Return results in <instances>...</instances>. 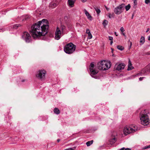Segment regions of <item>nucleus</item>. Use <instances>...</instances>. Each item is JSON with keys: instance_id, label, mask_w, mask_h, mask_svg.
<instances>
[{"instance_id": "nucleus-1", "label": "nucleus", "mask_w": 150, "mask_h": 150, "mask_svg": "<svg viewBox=\"0 0 150 150\" xmlns=\"http://www.w3.org/2000/svg\"><path fill=\"white\" fill-rule=\"evenodd\" d=\"M49 27L48 21L43 19L33 25L30 32L33 37L43 36L47 33Z\"/></svg>"}, {"instance_id": "nucleus-2", "label": "nucleus", "mask_w": 150, "mask_h": 150, "mask_svg": "<svg viewBox=\"0 0 150 150\" xmlns=\"http://www.w3.org/2000/svg\"><path fill=\"white\" fill-rule=\"evenodd\" d=\"M148 112L146 110L142 111L140 113V118L142 124L146 125L148 124L150 120L148 116Z\"/></svg>"}, {"instance_id": "nucleus-3", "label": "nucleus", "mask_w": 150, "mask_h": 150, "mask_svg": "<svg viewBox=\"0 0 150 150\" xmlns=\"http://www.w3.org/2000/svg\"><path fill=\"white\" fill-rule=\"evenodd\" d=\"M111 64L110 61L102 60L97 64V67L100 70L105 71L108 69L110 67Z\"/></svg>"}, {"instance_id": "nucleus-4", "label": "nucleus", "mask_w": 150, "mask_h": 150, "mask_svg": "<svg viewBox=\"0 0 150 150\" xmlns=\"http://www.w3.org/2000/svg\"><path fill=\"white\" fill-rule=\"evenodd\" d=\"M76 48V45L72 43H70L66 45L64 48V50L66 53L70 54L75 51Z\"/></svg>"}, {"instance_id": "nucleus-5", "label": "nucleus", "mask_w": 150, "mask_h": 150, "mask_svg": "<svg viewBox=\"0 0 150 150\" xmlns=\"http://www.w3.org/2000/svg\"><path fill=\"white\" fill-rule=\"evenodd\" d=\"M137 130L136 126H134L133 127L127 126L125 127L123 129L124 134L126 135L131 133L134 132Z\"/></svg>"}, {"instance_id": "nucleus-6", "label": "nucleus", "mask_w": 150, "mask_h": 150, "mask_svg": "<svg viewBox=\"0 0 150 150\" xmlns=\"http://www.w3.org/2000/svg\"><path fill=\"white\" fill-rule=\"evenodd\" d=\"M46 73V71L44 69L39 70L37 72L36 77L38 79L41 80L44 79L45 77Z\"/></svg>"}, {"instance_id": "nucleus-7", "label": "nucleus", "mask_w": 150, "mask_h": 150, "mask_svg": "<svg viewBox=\"0 0 150 150\" xmlns=\"http://www.w3.org/2000/svg\"><path fill=\"white\" fill-rule=\"evenodd\" d=\"M125 4H122L121 5L115 8L114 9V12L117 15L121 13L124 10Z\"/></svg>"}, {"instance_id": "nucleus-8", "label": "nucleus", "mask_w": 150, "mask_h": 150, "mask_svg": "<svg viewBox=\"0 0 150 150\" xmlns=\"http://www.w3.org/2000/svg\"><path fill=\"white\" fill-rule=\"evenodd\" d=\"M22 38L27 43H29L31 41V37L30 34L27 32H24L23 33Z\"/></svg>"}, {"instance_id": "nucleus-9", "label": "nucleus", "mask_w": 150, "mask_h": 150, "mask_svg": "<svg viewBox=\"0 0 150 150\" xmlns=\"http://www.w3.org/2000/svg\"><path fill=\"white\" fill-rule=\"evenodd\" d=\"M61 31L60 28L57 27L55 32V39L58 40L61 38Z\"/></svg>"}, {"instance_id": "nucleus-10", "label": "nucleus", "mask_w": 150, "mask_h": 150, "mask_svg": "<svg viewBox=\"0 0 150 150\" xmlns=\"http://www.w3.org/2000/svg\"><path fill=\"white\" fill-rule=\"evenodd\" d=\"M125 67V65L122 63L118 65L116 64L115 66V68L117 70L120 71L123 69Z\"/></svg>"}, {"instance_id": "nucleus-11", "label": "nucleus", "mask_w": 150, "mask_h": 150, "mask_svg": "<svg viewBox=\"0 0 150 150\" xmlns=\"http://www.w3.org/2000/svg\"><path fill=\"white\" fill-rule=\"evenodd\" d=\"M60 1V0H56L55 1H53L51 2L49 4V7H51L52 8H55V7L57 6V5L59 4Z\"/></svg>"}, {"instance_id": "nucleus-12", "label": "nucleus", "mask_w": 150, "mask_h": 150, "mask_svg": "<svg viewBox=\"0 0 150 150\" xmlns=\"http://www.w3.org/2000/svg\"><path fill=\"white\" fill-rule=\"evenodd\" d=\"M94 62L91 63L90 66V70L91 72V75L92 77H94Z\"/></svg>"}, {"instance_id": "nucleus-13", "label": "nucleus", "mask_w": 150, "mask_h": 150, "mask_svg": "<svg viewBox=\"0 0 150 150\" xmlns=\"http://www.w3.org/2000/svg\"><path fill=\"white\" fill-rule=\"evenodd\" d=\"M83 11L86 16H87L89 20H91L92 19V17L89 13L85 9H84Z\"/></svg>"}, {"instance_id": "nucleus-14", "label": "nucleus", "mask_w": 150, "mask_h": 150, "mask_svg": "<svg viewBox=\"0 0 150 150\" xmlns=\"http://www.w3.org/2000/svg\"><path fill=\"white\" fill-rule=\"evenodd\" d=\"M128 66V67L127 70L128 71L134 68V67L132 66L131 62L129 59V60Z\"/></svg>"}, {"instance_id": "nucleus-15", "label": "nucleus", "mask_w": 150, "mask_h": 150, "mask_svg": "<svg viewBox=\"0 0 150 150\" xmlns=\"http://www.w3.org/2000/svg\"><path fill=\"white\" fill-rule=\"evenodd\" d=\"M86 33L88 34V38L89 39H91L92 37V36L90 32V30L88 29H87L86 31Z\"/></svg>"}, {"instance_id": "nucleus-16", "label": "nucleus", "mask_w": 150, "mask_h": 150, "mask_svg": "<svg viewBox=\"0 0 150 150\" xmlns=\"http://www.w3.org/2000/svg\"><path fill=\"white\" fill-rule=\"evenodd\" d=\"M74 1L72 0H68V3L69 6L73 7L74 6Z\"/></svg>"}, {"instance_id": "nucleus-17", "label": "nucleus", "mask_w": 150, "mask_h": 150, "mask_svg": "<svg viewBox=\"0 0 150 150\" xmlns=\"http://www.w3.org/2000/svg\"><path fill=\"white\" fill-rule=\"evenodd\" d=\"M116 141L115 137H114L113 138L109 140L110 144H113Z\"/></svg>"}, {"instance_id": "nucleus-18", "label": "nucleus", "mask_w": 150, "mask_h": 150, "mask_svg": "<svg viewBox=\"0 0 150 150\" xmlns=\"http://www.w3.org/2000/svg\"><path fill=\"white\" fill-rule=\"evenodd\" d=\"M54 111L55 113L57 114H58L60 113V111L57 108H55L54 110Z\"/></svg>"}, {"instance_id": "nucleus-19", "label": "nucleus", "mask_w": 150, "mask_h": 150, "mask_svg": "<svg viewBox=\"0 0 150 150\" xmlns=\"http://www.w3.org/2000/svg\"><path fill=\"white\" fill-rule=\"evenodd\" d=\"M145 42V38L144 37L142 36L140 39V42L141 43V45H142L143 44L144 42Z\"/></svg>"}, {"instance_id": "nucleus-20", "label": "nucleus", "mask_w": 150, "mask_h": 150, "mask_svg": "<svg viewBox=\"0 0 150 150\" xmlns=\"http://www.w3.org/2000/svg\"><path fill=\"white\" fill-rule=\"evenodd\" d=\"M93 140H91L90 141H89L86 142V144L88 146H90L91 144H92L93 143Z\"/></svg>"}, {"instance_id": "nucleus-21", "label": "nucleus", "mask_w": 150, "mask_h": 150, "mask_svg": "<svg viewBox=\"0 0 150 150\" xmlns=\"http://www.w3.org/2000/svg\"><path fill=\"white\" fill-rule=\"evenodd\" d=\"M108 23V22L106 20H104L103 21V26L105 27L107 25Z\"/></svg>"}, {"instance_id": "nucleus-22", "label": "nucleus", "mask_w": 150, "mask_h": 150, "mask_svg": "<svg viewBox=\"0 0 150 150\" xmlns=\"http://www.w3.org/2000/svg\"><path fill=\"white\" fill-rule=\"evenodd\" d=\"M95 9L97 13L98 16H99V14L100 13V10L98 8H95Z\"/></svg>"}, {"instance_id": "nucleus-23", "label": "nucleus", "mask_w": 150, "mask_h": 150, "mask_svg": "<svg viewBox=\"0 0 150 150\" xmlns=\"http://www.w3.org/2000/svg\"><path fill=\"white\" fill-rule=\"evenodd\" d=\"M117 48L118 50L121 51L123 50L124 49V48L123 46L119 45L117 46Z\"/></svg>"}, {"instance_id": "nucleus-24", "label": "nucleus", "mask_w": 150, "mask_h": 150, "mask_svg": "<svg viewBox=\"0 0 150 150\" xmlns=\"http://www.w3.org/2000/svg\"><path fill=\"white\" fill-rule=\"evenodd\" d=\"M125 9H126V11H128L130 8L131 6L129 4H128L126 6H125Z\"/></svg>"}, {"instance_id": "nucleus-25", "label": "nucleus", "mask_w": 150, "mask_h": 150, "mask_svg": "<svg viewBox=\"0 0 150 150\" xmlns=\"http://www.w3.org/2000/svg\"><path fill=\"white\" fill-rule=\"evenodd\" d=\"M66 27L64 25H62L60 27V30L61 31H62V32H63L64 29H65Z\"/></svg>"}, {"instance_id": "nucleus-26", "label": "nucleus", "mask_w": 150, "mask_h": 150, "mask_svg": "<svg viewBox=\"0 0 150 150\" xmlns=\"http://www.w3.org/2000/svg\"><path fill=\"white\" fill-rule=\"evenodd\" d=\"M21 26L20 24H16L14 26V28L17 29L18 27Z\"/></svg>"}, {"instance_id": "nucleus-27", "label": "nucleus", "mask_w": 150, "mask_h": 150, "mask_svg": "<svg viewBox=\"0 0 150 150\" xmlns=\"http://www.w3.org/2000/svg\"><path fill=\"white\" fill-rule=\"evenodd\" d=\"M69 16H65L64 18V20L65 21H67L68 20Z\"/></svg>"}, {"instance_id": "nucleus-28", "label": "nucleus", "mask_w": 150, "mask_h": 150, "mask_svg": "<svg viewBox=\"0 0 150 150\" xmlns=\"http://www.w3.org/2000/svg\"><path fill=\"white\" fill-rule=\"evenodd\" d=\"M76 148V146H74L72 148H70L67 149V150H74Z\"/></svg>"}, {"instance_id": "nucleus-29", "label": "nucleus", "mask_w": 150, "mask_h": 150, "mask_svg": "<svg viewBox=\"0 0 150 150\" xmlns=\"http://www.w3.org/2000/svg\"><path fill=\"white\" fill-rule=\"evenodd\" d=\"M120 30L122 33H123L125 31L124 28L122 27L120 28Z\"/></svg>"}, {"instance_id": "nucleus-30", "label": "nucleus", "mask_w": 150, "mask_h": 150, "mask_svg": "<svg viewBox=\"0 0 150 150\" xmlns=\"http://www.w3.org/2000/svg\"><path fill=\"white\" fill-rule=\"evenodd\" d=\"M150 0H145V3L146 4H148L150 3Z\"/></svg>"}, {"instance_id": "nucleus-31", "label": "nucleus", "mask_w": 150, "mask_h": 150, "mask_svg": "<svg viewBox=\"0 0 150 150\" xmlns=\"http://www.w3.org/2000/svg\"><path fill=\"white\" fill-rule=\"evenodd\" d=\"M134 1V4L135 5H137V0H133Z\"/></svg>"}, {"instance_id": "nucleus-32", "label": "nucleus", "mask_w": 150, "mask_h": 150, "mask_svg": "<svg viewBox=\"0 0 150 150\" xmlns=\"http://www.w3.org/2000/svg\"><path fill=\"white\" fill-rule=\"evenodd\" d=\"M29 18V17L27 16L25 17L24 19H23V21H24V20H27V19Z\"/></svg>"}, {"instance_id": "nucleus-33", "label": "nucleus", "mask_w": 150, "mask_h": 150, "mask_svg": "<svg viewBox=\"0 0 150 150\" xmlns=\"http://www.w3.org/2000/svg\"><path fill=\"white\" fill-rule=\"evenodd\" d=\"M109 40L111 41L113 40V38L111 36H109Z\"/></svg>"}, {"instance_id": "nucleus-34", "label": "nucleus", "mask_w": 150, "mask_h": 150, "mask_svg": "<svg viewBox=\"0 0 150 150\" xmlns=\"http://www.w3.org/2000/svg\"><path fill=\"white\" fill-rule=\"evenodd\" d=\"M108 16L110 18H111L112 17V15H111L110 13H109Z\"/></svg>"}, {"instance_id": "nucleus-35", "label": "nucleus", "mask_w": 150, "mask_h": 150, "mask_svg": "<svg viewBox=\"0 0 150 150\" xmlns=\"http://www.w3.org/2000/svg\"><path fill=\"white\" fill-rule=\"evenodd\" d=\"M132 45V42H130V43L129 46V49L131 48Z\"/></svg>"}, {"instance_id": "nucleus-36", "label": "nucleus", "mask_w": 150, "mask_h": 150, "mask_svg": "<svg viewBox=\"0 0 150 150\" xmlns=\"http://www.w3.org/2000/svg\"><path fill=\"white\" fill-rule=\"evenodd\" d=\"M150 148V145H149V146H147L145 147L144 148V149H148V148Z\"/></svg>"}, {"instance_id": "nucleus-37", "label": "nucleus", "mask_w": 150, "mask_h": 150, "mask_svg": "<svg viewBox=\"0 0 150 150\" xmlns=\"http://www.w3.org/2000/svg\"><path fill=\"white\" fill-rule=\"evenodd\" d=\"M144 78V77H140L139 78V80L140 81H142L143 80V79Z\"/></svg>"}, {"instance_id": "nucleus-38", "label": "nucleus", "mask_w": 150, "mask_h": 150, "mask_svg": "<svg viewBox=\"0 0 150 150\" xmlns=\"http://www.w3.org/2000/svg\"><path fill=\"white\" fill-rule=\"evenodd\" d=\"M98 73V71H95V70H94V78H95V74H97Z\"/></svg>"}, {"instance_id": "nucleus-39", "label": "nucleus", "mask_w": 150, "mask_h": 150, "mask_svg": "<svg viewBox=\"0 0 150 150\" xmlns=\"http://www.w3.org/2000/svg\"><path fill=\"white\" fill-rule=\"evenodd\" d=\"M82 2H86L87 0H81Z\"/></svg>"}, {"instance_id": "nucleus-40", "label": "nucleus", "mask_w": 150, "mask_h": 150, "mask_svg": "<svg viewBox=\"0 0 150 150\" xmlns=\"http://www.w3.org/2000/svg\"><path fill=\"white\" fill-rule=\"evenodd\" d=\"M105 6V8L107 10V11H108L109 9V8H108L106 6Z\"/></svg>"}, {"instance_id": "nucleus-41", "label": "nucleus", "mask_w": 150, "mask_h": 150, "mask_svg": "<svg viewBox=\"0 0 150 150\" xmlns=\"http://www.w3.org/2000/svg\"><path fill=\"white\" fill-rule=\"evenodd\" d=\"M113 40H112V41H111L110 42V45H112V43H113Z\"/></svg>"}, {"instance_id": "nucleus-42", "label": "nucleus", "mask_w": 150, "mask_h": 150, "mask_svg": "<svg viewBox=\"0 0 150 150\" xmlns=\"http://www.w3.org/2000/svg\"><path fill=\"white\" fill-rule=\"evenodd\" d=\"M148 39L149 40H150V36H148Z\"/></svg>"}, {"instance_id": "nucleus-43", "label": "nucleus", "mask_w": 150, "mask_h": 150, "mask_svg": "<svg viewBox=\"0 0 150 150\" xmlns=\"http://www.w3.org/2000/svg\"><path fill=\"white\" fill-rule=\"evenodd\" d=\"M125 150H131V149H129V148H127L125 149Z\"/></svg>"}, {"instance_id": "nucleus-44", "label": "nucleus", "mask_w": 150, "mask_h": 150, "mask_svg": "<svg viewBox=\"0 0 150 150\" xmlns=\"http://www.w3.org/2000/svg\"><path fill=\"white\" fill-rule=\"evenodd\" d=\"M60 141V139H58L57 140V141L58 142H59Z\"/></svg>"}, {"instance_id": "nucleus-45", "label": "nucleus", "mask_w": 150, "mask_h": 150, "mask_svg": "<svg viewBox=\"0 0 150 150\" xmlns=\"http://www.w3.org/2000/svg\"><path fill=\"white\" fill-rule=\"evenodd\" d=\"M122 34L124 36H125V33H124V32L123 33H122Z\"/></svg>"}, {"instance_id": "nucleus-46", "label": "nucleus", "mask_w": 150, "mask_h": 150, "mask_svg": "<svg viewBox=\"0 0 150 150\" xmlns=\"http://www.w3.org/2000/svg\"><path fill=\"white\" fill-rule=\"evenodd\" d=\"M115 35L116 36H118V35L117 34L116 32H115Z\"/></svg>"}, {"instance_id": "nucleus-47", "label": "nucleus", "mask_w": 150, "mask_h": 150, "mask_svg": "<svg viewBox=\"0 0 150 150\" xmlns=\"http://www.w3.org/2000/svg\"><path fill=\"white\" fill-rule=\"evenodd\" d=\"M149 30V28H148L147 29V30L146 31V32H147Z\"/></svg>"}, {"instance_id": "nucleus-48", "label": "nucleus", "mask_w": 150, "mask_h": 150, "mask_svg": "<svg viewBox=\"0 0 150 150\" xmlns=\"http://www.w3.org/2000/svg\"><path fill=\"white\" fill-rule=\"evenodd\" d=\"M134 16V14H133L132 17V19L133 18V17Z\"/></svg>"}, {"instance_id": "nucleus-49", "label": "nucleus", "mask_w": 150, "mask_h": 150, "mask_svg": "<svg viewBox=\"0 0 150 150\" xmlns=\"http://www.w3.org/2000/svg\"><path fill=\"white\" fill-rule=\"evenodd\" d=\"M121 149H122V150H123L125 149L124 147H123Z\"/></svg>"}, {"instance_id": "nucleus-50", "label": "nucleus", "mask_w": 150, "mask_h": 150, "mask_svg": "<svg viewBox=\"0 0 150 150\" xmlns=\"http://www.w3.org/2000/svg\"><path fill=\"white\" fill-rule=\"evenodd\" d=\"M111 49H112V53H113V51H114V49H112V48Z\"/></svg>"}, {"instance_id": "nucleus-51", "label": "nucleus", "mask_w": 150, "mask_h": 150, "mask_svg": "<svg viewBox=\"0 0 150 150\" xmlns=\"http://www.w3.org/2000/svg\"><path fill=\"white\" fill-rule=\"evenodd\" d=\"M25 81V80H23L22 81V82H24Z\"/></svg>"}, {"instance_id": "nucleus-52", "label": "nucleus", "mask_w": 150, "mask_h": 150, "mask_svg": "<svg viewBox=\"0 0 150 150\" xmlns=\"http://www.w3.org/2000/svg\"><path fill=\"white\" fill-rule=\"evenodd\" d=\"M0 30H2V29H1Z\"/></svg>"}]
</instances>
